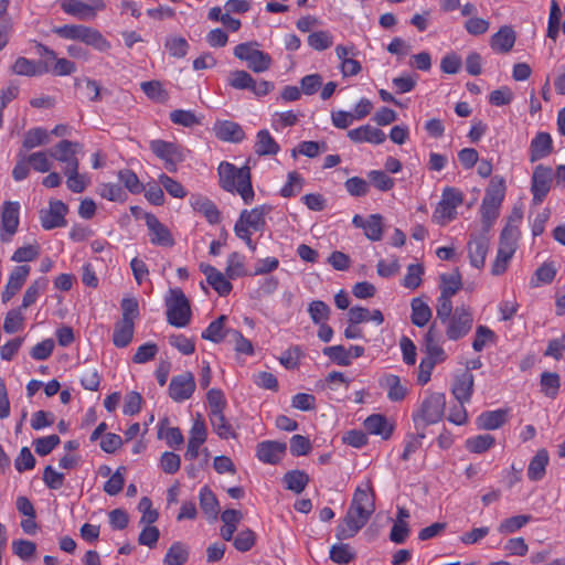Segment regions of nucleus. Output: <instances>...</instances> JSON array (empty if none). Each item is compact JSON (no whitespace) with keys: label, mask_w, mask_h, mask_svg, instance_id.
<instances>
[{"label":"nucleus","mask_w":565,"mask_h":565,"mask_svg":"<svg viewBox=\"0 0 565 565\" xmlns=\"http://www.w3.org/2000/svg\"><path fill=\"white\" fill-rule=\"evenodd\" d=\"M220 185L227 192L238 193L246 204L254 199L250 169L248 166L236 168L234 164L223 161L218 166Z\"/></svg>","instance_id":"nucleus-1"},{"label":"nucleus","mask_w":565,"mask_h":565,"mask_svg":"<svg viewBox=\"0 0 565 565\" xmlns=\"http://www.w3.org/2000/svg\"><path fill=\"white\" fill-rule=\"evenodd\" d=\"M53 32L62 39L79 41L98 52H108L110 42L97 30L84 24H64L55 26Z\"/></svg>","instance_id":"nucleus-2"},{"label":"nucleus","mask_w":565,"mask_h":565,"mask_svg":"<svg viewBox=\"0 0 565 565\" xmlns=\"http://www.w3.org/2000/svg\"><path fill=\"white\" fill-rule=\"evenodd\" d=\"M446 397L443 393H431L424 398L420 407L413 414L416 430H425L428 425L438 423L445 413Z\"/></svg>","instance_id":"nucleus-3"},{"label":"nucleus","mask_w":565,"mask_h":565,"mask_svg":"<svg viewBox=\"0 0 565 565\" xmlns=\"http://www.w3.org/2000/svg\"><path fill=\"white\" fill-rule=\"evenodd\" d=\"M167 320L177 328L186 327L191 320V307L188 298L180 288L171 289L166 300Z\"/></svg>","instance_id":"nucleus-4"},{"label":"nucleus","mask_w":565,"mask_h":565,"mask_svg":"<svg viewBox=\"0 0 565 565\" xmlns=\"http://www.w3.org/2000/svg\"><path fill=\"white\" fill-rule=\"evenodd\" d=\"M441 324L445 327L447 339L450 341H458L471 331L473 315L470 308L459 306L455 308L452 316L441 322Z\"/></svg>","instance_id":"nucleus-5"},{"label":"nucleus","mask_w":565,"mask_h":565,"mask_svg":"<svg viewBox=\"0 0 565 565\" xmlns=\"http://www.w3.org/2000/svg\"><path fill=\"white\" fill-rule=\"evenodd\" d=\"M371 516L372 514L369 511L351 503L342 522L335 529L337 539L343 541L353 537L369 522Z\"/></svg>","instance_id":"nucleus-6"},{"label":"nucleus","mask_w":565,"mask_h":565,"mask_svg":"<svg viewBox=\"0 0 565 565\" xmlns=\"http://www.w3.org/2000/svg\"><path fill=\"white\" fill-rule=\"evenodd\" d=\"M105 8L106 4L103 0H90L88 3L81 0H66L62 3V9L65 13L82 21L93 20L96 13Z\"/></svg>","instance_id":"nucleus-7"},{"label":"nucleus","mask_w":565,"mask_h":565,"mask_svg":"<svg viewBox=\"0 0 565 565\" xmlns=\"http://www.w3.org/2000/svg\"><path fill=\"white\" fill-rule=\"evenodd\" d=\"M38 51L41 56L46 57L44 60V64L47 68V73L55 76H67L76 72V65L74 62L65 57L58 58L52 49L43 44H39Z\"/></svg>","instance_id":"nucleus-8"},{"label":"nucleus","mask_w":565,"mask_h":565,"mask_svg":"<svg viewBox=\"0 0 565 565\" xmlns=\"http://www.w3.org/2000/svg\"><path fill=\"white\" fill-rule=\"evenodd\" d=\"M20 204L19 202L6 201L1 207V235L2 242L10 241L19 227L20 218Z\"/></svg>","instance_id":"nucleus-9"},{"label":"nucleus","mask_w":565,"mask_h":565,"mask_svg":"<svg viewBox=\"0 0 565 565\" xmlns=\"http://www.w3.org/2000/svg\"><path fill=\"white\" fill-rule=\"evenodd\" d=\"M195 391V380L191 372H183L171 379L169 384V396L174 402L189 399Z\"/></svg>","instance_id":"nucleus-10"},{"label":"nucleus","mask_w":565,"mask_h":565,"mask_svg":"<svg viewBox=\"0 0 565 565\" xmlns=\"http://www.w3.org/2000/svg\"><path fill=\"white\" fill-rule=\"evenodd\" d=\"M145 221L151 244L162 247H172L174 245L175 242L170 230L154 214L145 213Z\"/></svg>","instance_id":"nucleus-11"},{"label":"nucleus","mask_w":565,"mask_h":565,"mask_svg":"<svg viewBox=\"0 0 565 565\" xmlns=\"http://www.w3.org/2000/svg\"><path fill=\"white\" fill-rule=\"evenodd\" d=\"M67 205L60 200L50 201L49 210L40 211V221L44 230H53L66 225Z\"/></svg>","instance_id":"nucleus-12"},{"label":"nucleus","mask_w":565,"mask_h":565,"mask_svg":"<svg viewBox=\"0 0 565 565\" xmlns=\"http://www.w3.org/2000/svg\"><path fill=\"white\" fill-rule=\"evenodd\" d=\"M552 183V169L539 164L532 175V193L534 204H540L547 195Z\"/></svg>","instance_id":"nucleus-13"},{"label":"nucleus","mask_w":565,"mask_h":565,"mask_svg":"<svg viewBox=\"0 0 565 565\" xmlns=\"http://www.w3.org/2000/svg\"><path fill=\"white\" fill-rule=\"evenodd\" d=\"M153 153L162 159L169 171H175V166L185 158V149L179 143H152Z\"/></svg>","instance_id":"nucleus-14"},{"label":"nucleus","mask_w":565,"mask_h":565,"mask_svg":"<svg viewBox=\"0 0 565 565\" xmlns=\"http://www.w3.org/2000/svg\"><path fill=\"white\" fill-rule=\"evenodd\" d=\"M287 445L280 441L266 440L257 445V458L270 465L278 463L286 454Z\"/></svg>","instance_id":"nucleus-15"},{"label":"nucleus","mask_w":565,"mask_h":565,"mask_svg":"<svg viewBox=\"0 0 565 565\" xmlns=\"http://www.w3.org/2000/svg\"><path fill=\"white\" fill-rule=\"evenodd\" d=\"M200 270L206 276L209 285L222 297L227 296L232 291V284L226 278L227 276L215 267L201 263Z\"/></svg>","instance_id":"nucleus-16"},{"label":"nucleus","mask_w":565,"mask_h":565,"mask_svg":"<svg viewBox=\"0 0 565 565\" xmlns=\"http://www.w3.org/2000/svg\"><path fill=\"white\" fill-rule=\"evenodd\" d=\"M206 437L207 430L204 422L201 419L194 420L190 429L188 447L184 454V458L186 460H194L195 458H198L200 447L205 443Z\"/></svg>","instance_id":"nucleus-17"},{"label":"nucleus","mask_w":565,"mask_h":565,"mask_svg":"<svg viewBox=\"0 0 565 565\" xmlns=\"http://www.w3.org/2000/svg\"><path fill=\"white\" fill-rule=\"evenodd\" d=\"M475 377L471 372L463 371L454 380L451 393L458 403H468L473 394Z\"/></svg>","instance_id":"nucleus-18"},{"label":"nucleus","mask_w":565,"mask_h":565,"mask_svg":"<svg viewBox=\"0 0 565 565\" xmlns=\"http://www.w3.org/2000/svg\"><path fill=\"white\" fill-rule=\"evenodd\" d=\"M30 266L29 265H21L14 267V269L11 271L7 286L2 292V301L8 302L12 299V297L22 288L23 284L25 282L29 274H30Z\"/></svg>","instance_id":"nucleus-19"},{"label":"nucleus","mask_w":565,"mask_h":565,"mask_svg":"<svg viewBox=\"0 0 565 565\" xmlns=\"http://www.w3.org/2000/svg\"><path fill=\"white\" fill-rule=\"evenodd\" d=\"M213 131L221 141H242L246 137L242 126L232 120H217Z\"/></svg>","instance_id":"nucleus-20"},{"label":"nucleus","mask_w":565,"mask_h":565,"mask_svg":"<svg viewBox=\"0 0 565 565\" xmlns=\"http://www.w3.org/2000/svg\"><path fill=\"white\" fill-rule=\"evenodd\" d=\"M380 386L386 391L387 398L391 402H401L408 394L407 386L403 384L401 377L395 374H385L382 376L380 379Z\"/></svg>","instance_id":"nucleus-21"},{"label":"nucleus","mask_w":565,"mask_h":565,"mask_svg":"<svg viewBox=\"0 0 565 565\" xmlns=\"http://www.w3.org/2000/svg\"><path fill=\"white\" fill-rule=\"evenodd\" d=\"M77 143H57L51 157L64 163V173L75 172L78 169V160L76 158Z\"/></svg>","instance_id":"nucleus-22"},{"label":"nucleus","mask_w":565,"mask_h":565,"mask_svg":"<svg viewBox=\"0 0 565 565\" xmlns=\"http://www.w3.org/2000/svg\"><path fill=\"white\" fill-rule=\"evenodd\" d=\"M488 249L489 239L487 236H472L468 242L470 264L476 268H482L484 266Z\"/></svg>","instance_id":"nucleus-23"},{"label":"nucleus","mask_w":565,"mask_h":565,"mask_svg":"<svg viewBox=\"0 0 565 565\" xmlns=\"http://www.w3.org/2000/svg\"><path fill=\"white\" fill-rule=\"evenodd\" d=\"M515 32L511 26L504 25L491 36L490 46L495 53H508L515 43Z\"/></svg>","instance_id":"nucleus-24"},{"label":"nucleus","mask_w":565,"mask_h":565,"mask_svg":"<svg viewBox=\"0 0 565 565\" xmlns=\"http://www.w3.org/2000/svg\"><path fill=\"white\" fill-rule=\"evenodd\" d=\"M364 428L372 435H380L383 439L391 438L394 425L390 424L382 414H372L364 420Z\"/></svg>","instance_id":"nucleus-25"},{"label":"nucleus","mask_w":565,"mask_h":565,"mask_svg":"<svg viewBox=\"0 0 565 565\" xmlns=\"http://www.w3.org/2000/svg\"><path fill=\"white\" fill-rule=\"evenodd\" d=\"M12 71L17 75L22 76H41L47 73L44 60L34 61L26 57H18L12 66Z\"/></svg>","instance_id":"nucleus-26"},{"label":"nucleus","mask_w":565,"mask_h":565,"mask_svg":"<svg viewBox=\"0 0 565 565\" xmlns=\"http://www.w3.org/2000/svg\"><path fill=\"white\" fill-rule=\"evenodd\" d=\"M191 205L196 212L202 213L206 217L209 223L217 224L221 221V214L218 209L207 198L202 195H192Z\"/></svg>","instance_id":"nucleus-27"},{"label":"nucleus","mask_w":565,"mask_h":565,"mask_svg":"<svg viewBox=\"0 0 565 565\" xmlns=\"http://www.w3.org/2000/svg\"><path fill=\"white\" fill-rule=\"evenodd\" d=\"M71 136V128L66 125H57L52 130H46L40 127L30 129L25 136L24 141H46L51 137L65 138Z\"/></svg>","instance_id":"nucleus-28"},{"label":"nucleus","mask_w":565,"mask_h":565,"mask_svg":"<svg viewBox=\"0 0 565 565\" xmlns=\"http://www.w3.org/2000/svg\"><path fill=\"white\" fill-rule=\"evenodd\" d=\"M135 322L119 320L115 323L113 333V343L117 348H126L130 344L134 338Z\"/></svg>","instance_id":"nucleus-29"},{"label":"nucleus","mask_w":565,"mask_h":565,"mask_svg":"<svg viewBox=\"0 0 565 565\" xmlns=\"http://www.w3.org/2000/svg\"><path fill=\"white\" fill-rule=\"evenodd\" d=\"M519 236V227L516 225H512L511 222H509L501 232L498 250L514 255Z\"/></svg>","instance_id":"nucleus-30"},{"label":"nucleus","mask_w":565,"mask_h":565,"mask_svg":"<svg viewBox=\"0 0 565 565\" xmlns=\"http://www.w3.org/2000/svg\"><path fill=\"white\" fill-rule=\"evenodd\" d=\"M271 211L269 205H260L252 211L243 210L239 217L254 231H263L265 226V216Z\"/></svg>","instance_id":"nucleus-31"},{"label":"nucleus","mask_w":565,"mask_h":565,"mask_svg":"<svg viewBox=\"0 0 565 565\" xmlns=\"http://www.w3.org/2000/svg\"><path fill=\"white\" fill-rule=\"evenodd\" d=\"M242 519L243 514L238 510L227 509L222 512L221 520L224 525L221 527V536L223 540L231 541L233 539V535L237 530V525Z\"/></svg>","instance_id":"nucleus-32"},{"label":"nucleus","mask_w":565,"mask_h":565,"mask_svg":"<svg viewBox=\"0 0 565 565\" xmlns=\"http://www.w3.org/2000/svg\"><path fill=\"white\" fill-rule=\"evenodd\" d=\"M505 194V182L503 178L493 177L490 180L488 188L486 189V194L483 196V202L489 204H494L501 206L502 201Z\"/></svg>","instance_id":"nucleus-33"},{"label":"nucleus","mask_w":565,"mask_h":565,"mask_svg":"<svg viewBox=\"0 0 565 565\" xmlns=\"http://www.w3.org/2000/svg\"><path fill=\"white\" fill-rule=\"evenodd\" d=\"M507 420V412L497 409L491 412H483L477 419L478 427L486 430H493L500 428Z\"/></svg>","instance_id":"nucleus-34"},{"label":"nucleus","mask_w":565,"mask_h":565,"mask_svg":"<svg viewBox=\"0 0 565 565\" xmlns=\"http://www.w3.org/2000/svg\"><path fill=\"white\" fill-rule=\"evenodd\" d=\"M548 463V454L545 449H540L536 455L531 459L527 467V477L532 481L541 480Z\"/></svg>","instance_id":"nucleus-35"},{"label":"nucleus","mask_w":565,"mask_h":565,"mask_svg":"<svg viewBox=\"0 0 565 565\" xmlns=\"http://www.w3.org/2000/svg\"><path fill=\"white\" fill-rule=\"evenodd\" d=\"M462 288V278L459 269L450 274L440 275V295L452 297Z\"/></svg>","instance_id":"nucleus-36"},{"label":"nucleus","mask_w":565,"mask_h":565,"mask_svg":"<svg viewBox=\"0 0 565 565\" xmlns=\"http://www.w3.org/2000/svg\"><path fill=\"white\" fill-rule=\"evenodd\" d=\"M411 320L416 327H425L431 319V309L420 298H414L411 303Z\"/></svg>","instance_id":"nucleus-37"},{"label":"nucleus","mask_w":565,"mask_h":565,"mask_svg":"<svg viewBox=\"0 0 565 565\" xmlns=\"http://www.w3.org/2000/svg\"><path fill=\"white\" fill-rule=\"evenodd\" d=\"M282 481L286 489L294 491L295 493H301L308 486L310 479L302 470H291L285 473Z\"/></svg>","instance_id":"nucleus-38"},{"label":"nucleus","mask_w":565,"mask_h":565,"mask_svg":"<svg viewBox=\"0 0 565 565\" xmlns=\"http://www.w3.org/2000/svg\"><path fill=\"white\" fill-rule=\"evenodd\" d=\"M209 418L213 430L220 438L228 439L230 437H235L233 427L226 419L224 412H210Z\"/></svg>","instance_id":"nucleus-39"},{"label":"nucleus","mask_w":565,"mask_h":565,"mask_svg":"<svg viewBox=\"0 0 565 565\" xmlns=\"http://www.w3.org/2000/svg\"><path fill=\"white\" fill-rule=\"evenodd\" d=\"M189 558V546L182 542H174L168 550L163 565H183Z\"/></svg>","instance_id":"nucleus-40"},{"label":"nucleus","mask_w":565,"mask_h":565,"mask_svg":"<svg viewBox=\"0 0 565 565\" xmlns=\"http://www.w3.org/2000/svg\"><path fill=\"white\" fill-rule=\"evenodd\" d=\"M349 137L352 141H385V134L369 125L351 130Z\"/></svg>","instance_id":"nucleus-41"},{"label":"nucleus","mask_w":565,"mask_h":565,"mask_svg":"<svg viewBox=\"0 0 565 565\" xmlns=\"http://www.w3.org/2000/svg\"><path fill=\"white\" fill-rule=\"evenodd\" d=\"M200 507L202 511L209 516L216 519L218 514V501L213 491L204 486L199 493Z\"/></svg>","instance_id":"nucleus-42"},{"label":"nucleus","mask_w":565,"mask_h":565,"mask_svg":"<svg viewBox=\"0 0 565 565\" xmlns=\"http://www.w3.org/2000/svg\"><path fill=\"white\" fill-rule=\"evenodd\" d=\"M351 503L355 507H361L364 511H369L370 514H373L375 511L373 489L371 487L365 489L358 487L353 493Z\"/></svg>","instance_id":"nucleus-43"},{"label":"nucleus","mask_w":565,"mask_h":565,"mask_svg":"<svg viewBox=\"0 0 565 565\" xmlns=\"http://www.w3.org/2000/svg\"><path fill=\"white\" fill-rule=\"evenodd\" d=\"M226 320L227 317L222 315L212 321L202 332V338L214 343H220L225 338V335H227L226 330H224Z\"/></svg>","instance_id":"nucleus-44"},{"label":"nucleus","mask_w":565,"mask_h":565,"mask_svg":"<svg viewBox=\"0 0 565 565\" xmlns=\"http://www.w3.org/2000/svg\"><path fill=\"white\" fill-rule=\"evenodd\" d=\"M47 285L49 279L45 277H40L34 280L24 292L21 308L26 309L33 305L38 297L46 289Z\"/></svg>","instance_id":"nucleus-45"},{"label":"nucleus","mask_w":565,"mask_h":565,"mask_svg":"<svg viewBox=\"0 0 565 565\" xmlns=\"http://www.w3.org/2000/svg\"><path fill=\"white\" fill-rule=\"evenodd\" d=\"M365 236L373 242L382 239L383 236V216L381 214H372L366 218L364 226Z\"/></svg>","instance_id":"nucleus-46"},{"label":"nucleus","mask_w":565,"mask_h":565,"mask_svg":"<svg viewBox=\"0 0 565 565\" xmlns=\"http://www.w3.org/2000/svg\"><path fill=\"white\" fill-rule=\"evenodd\" d=\"M118 179L131 194H139L145 190V185L132 170H119Z\"/></svg>","instance_id":"nucleus-47"},{"label":"nucleus","mask_w":565,"mask_h":565,"mask_svg":"<svg viewBox=\"0 0 565 565\" xmlns=\"http://www.w3.org/2000/svg\"><path fill=\"white\" fill-rule=\"evenodd\" d=\"M355 558V552L349 544H334L330 548V559L337 564H348Z\"/></svg>","instance_id":"nucleus-48"},{"label":"nucleus","mask_w":565,"mask_h":565,"mask_svg":"<svg viewBox=\"0 0 565 565\" xmlns=\"http://www.w3.org/2000/svg\"><path fill=\"white\" fill-rule=\"evenodd\" d=\"M164 47L171 56L182 58L188 54L189 43L182 36H168L164 42Z\"/></svg>","instance_id":"nucleus-49"},{"label":"nucleus","mask_w":565,"mask_h":565,"mask_svg":"<svg viewBox=\"0 0 565 565\" xmlns=\"http://www.w3.org/2000/svg\"><path fill=\"white\" fill-rule=\"evenodd\" d=\"M126 467L121 466L110 476L104 484V491L109 495L118 494L125 484Z\"/></svg>","instance_id":"nucleus-50"},{"label":"nucleus","mask_w":565,"mask_h":565,"mask_svg":"<svg viewBox=\"0 0 565 565\" xmlns=\"http://www.w3.org/2000/svg\"><path fill=\"white\" fill-rule=\"evenodd\" d=\"M493 444L494 437L489 434H484L467 439L466 447L471 452L482 454L490 449Z\"/></svg>","instance_id":"nucleus-51"},{"label":"nucleus","mask_w":565,"mask_h":565,"mask_svg":"<svg viewBox=\"0 0 565 565\" xmlns=\"http://www.w3.org/2000/svg\"><path fill=\"white\" fill-rule=\"evenodd\" d=\"M531 515L525 514L508 518L500 523L498 531L501 534L514 533L521 527H523L525 524H527L531 521Z\"/></svg>","instance_id":"nucleus-52"},{"label":"nucleus","mask_w":565,"mask_h":565,"mask_svg":"<svg viewBox=\"0 0 565 565\" xmlns=\"http://www.w3.org/2000/svg\"><path fill=\"white\" fill-rule=\"evenodd\" d=\"M322 352L326 356L339 365L348 366L351 364L350 351H347L343 345L326 347Z\"/></svg>","instance_id":"nucleus-53"},{"label":"nucleus","mask_w":565,"mask_h":565,"mask_svg":"<svg viewBox=\"0 0 565 565\" xmlns=\"http://www.w3.org/2000/svg\"><path fill=\"white\" fill-rule=\"evenodd\" d=\"M225 275L228 279H235L245 275L243 257L237 252L228 255Z\"/></svg>","instance_id":"nucleus-54"},{"label":"nucleus","mask_w":565,"mask_h":565,"mask_svg":"<svg viewBox=\"0 0 565 565\" xmlns=\"http://www.w3.org/2000/svg\"><path fill=\"white\" fill-rule=\"evenodd\" d=\"M308 44L316 51H324L333 44V36L328 31H317L309 34Z\"/></svg>","instance_id":"nucleus-55"},{"label":"nucleus","mask_w":565,"mask_h":565,"mask_svg":"<svg viewBox=\"0 0 565 565\" xmlns=\"http://www.w3.org/2000/svg\"><path fill=\"white\" fill-rule=\"evenodd\" d=\"M140 87L147 97L154 102L162 103L168 97L162 84L158 81L142 82Z\"/></svg>","instance_id":"nucleus-56"},{"label":"nucleus","mask_w":565,"mask_h":565,"mask_svg":"<svg viewBox=\"0 0 565 565\" xmlns=\"http://www.w3.org/2000/svg\"><path fill=\"white\" fill-rule=\"evenodd\" d=\"M308 312L313 323L319 324L329 319L331 310L324 301L313 300L308 307Z\"/></svg>","instance_id":"nucleus-57"},{"label":"nucleus","mask_w":565,"mask_h":565,"mask_svg":"<svg viewBox=\"0 0 565 565\" xmlns=\"http://www.w3.org/2000/svg\"><path fill=\"white\" fill-rule=\"evenodd\" d=\"M561 382L557 373L544 372L541 375V386L544 394L548 397H555Z\"/></svg>","instance_id":"nucleus-58"},{"label":"nucleus","mask_w":565,"mask_h":565,"mask_svg":"<svg viewBox=\"0 0 565 565\" xmlns=\"http://www.w3.org/2000/svg\"><path fill=\"white\" fill-rule=\"evenodd\" d=\"M12 551L22 561H29L34 556L36 545L28 540H17L12 542Z\"/></svg>","instance_id":"nucleus-59"},{"label":"nucleus","mask_w":565,"mask_h":565,"mask_svg":"<svg viewBox=\"0 0 565 565\" xmlns=\"http://www.w3.org/2000/svg\"><path fill=\"white\" fill-rule=\"evenodd\" d=\"M246 62L253 72L263 73L270 67L271 58L267 53L257 50Z\"/></svg>","instance_id":"nucleus-60"},{"label":"nucleus","mask_w":565,"mask_h":565,"mask_svg":"<svg viewBox=\"0 0 565 565\" xmlns=\"http://www.w3.org/2000/svg\"><path fill=\"white\" fill-rule=\"evenodd\" d=\"M26 159L30 163V167H32L38 172L44 173L51 170L52 164L50 157L44 151H36L30 154L26 153Z\"/></svg>","instance_id":"nucleus-61"},{"label":"nucleus","mask_w":565,"mask_h":565,"mask_svg":"<svg viewBox=\"0 0 565 565\" xmlns=\"http://www.w3.org/2000/svg\"><path fill=\"white\" fill-rule=\"evenodd\" d=\"M495 340V333L486 326H479L476 329L475 340L472 342V348L476 352H480L483 350L488 342H493Z\"/></svg>","instance_id":"nucleus-62"},{"label":"nucleus","mask_w":565,"mask_h":565,"mask_svg":"<svg viewBox=\"0 0 565 565\" xmlns=\"http://www.w3.org/2000/svg\"><path fill=\"white\" fill-rule=\"evenodd\" d=\"M370 182L380 191H390L393 189L395 182L385 172L380 170H372L367 173Z\"/></svg>","instance_id":"nucleus-63"},{"label":"nucleus","mask_w":565,"mask_h":565,"mask_svg":"<svg viewBox=\"0 0 565 565\" xmlns=\"http://www.w3.org/2000/svg\"><path fill=\"white\" fill-rule=\"evenodd\" d=\"M61 439L57 435L36 438L33 441L34 450L40 456L49 455L58 444Z\"/></svg>","instance_id":"nucleus-64"}]
</instances>
